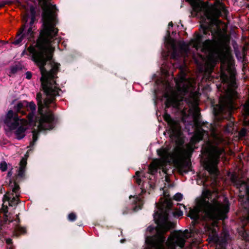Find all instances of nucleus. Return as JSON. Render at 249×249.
I'll return each mask as SVG.
<instances>
[{
    "label": "nucleus",
    "mask_w": 249,
    "mask_h": 249,
    "mask_svg": "<svg viewBox=\"0 0 249 249\" xmlns=\"http://www.w3.org/2000/svg\"><path fill=\"white\" fill-rule=\"evenodd\" d=\"M4 4H2L0 5V7H2V6H4Z\"/></svg>",
    "instance_id": "35"
},
{
    "label": "nucleus",
    "mask_w": 249,
    "mask_h": 249,
    "mask_svg": "<svg viewBox=\"0 0 249 249\" xmlns=\"http://www.w3.org/2000/svg\"><path fill=\"white\" fill-rule=\"evenodd\" d=\"M233 124L232 122L229 123L225 128V131L228 133H231L233 129Z\"/></svg>",
    "instance_id": "18"
},
{
    "label": "nucleus",
    "mask_w": 249,
    "mask_h": 249,
    "mask_svg": "<svg viewBox=\"0 0 249 249\" xmlns=\"http://www.w3.org/2000/svg\"><path fill=\"white\" fill-rule=\"evenodd\" d=\"M138 172H136V176H137V178H136V182L137 183L140 185L141 183V179L140 178H139V177H138Z\"/></svg>",
    "instance_id": "26"
},
{
    "label": "nucleus",
    "mask_w": 249,
    "mask_h": 249,
    "mask_svg": "<svg viewBox=\"0 0 249 249\" xmlns=\"http://www.w3.org/2000/svg\"><path fill=\"white\" fill-rule=\"evenodd\" d=\"M26 78L28 79H30L32 77V74L30 72H29V71L27 72L26 73Z\"/></svg>",
    "instance_id": "28"
},
{
    "label": "nucleus",
    "mask_w": 249,
    "mask_h": 249,
    "mask_svg": "<svg viewBox=\"0 0 249 249\" xmlns=\"http://www.w3.org/2000/svg\"><path fill=\"white\" fill-rule=\"evenodd\" d=\"M211 33L213 39L206 40L202 43V36L196 34L191 40L190 45L207 54L206 57L200 55V61L196 60L197 64L200 66L204 64V68H200L201 71L211 73L216 62L218 60L221 61L220 79L224 84H226L227 89L225 95L219 99V104L214 107V111L216 115L226 111L231 115L232 111L236 108L234 101L238 98V94L235 90L237 86L233 60L230 54L228 44L229 38L217 26L216 32L211 31Z\"/></svg>",
    "instance_id": "1"
},
{
    "label": "nucleus",
    "mask_w": 249,
    "mask_h": 249,
    "mask_svg": "<svg viewBox=\"0 0 249 249\" xmlns=\"http://www.w3.org/2000/svg\"><path fill=\"white\" fill-rule=\"evenodd\" d=\"M173 57H174V58L175 57V56L174 54H173Z\"/></svg>",
    "instance_id": "36"
},
{
    "label": "nucleus",
    "mask_w": 249,
    "mask_h": 249,
    "mask_svg": "<svg viewBox=\"0 0 249 249\" xmlns=\"http://www.w3.org/2000/svg\"><path fill=\"white\" fill-rule=\"evenodd\" d=\"M182 195L180 193H177L174 196V199L177 201H180L182 198Z\"/></svg>",
    "instance_id": "24"
},
{
    "label": "nucleus",
    "mask_w": 249,
    "mask_h": 249,
    "mask_svg": "<svg viewBox=\"0 0 249 249\" xmlns=\"http://www.w3.org/2000/svg\"><path fill=\"white\" fill-rule=\"evenodd\" d=\"M76 218V215L74 213H71L68 215V219L71 221H74Z\"/></svg>",
    "instance_id": "23"
},
{
    "label": "nucleus",
    "mask_w": 249,
    "mask_h": 249,
    "mask_svg": "<svg viewBox=\"0 0 249 249\" xmlns=\"http://www.w3.org/2000/svg\"><path fill=\"white\" fill-rule=\"evenodd\" d=\"M246 133V130L245 129H242L240 132V135L242 136H244Z\"/></svg>",
    "instance_id": "29"
},
{
    "label": "nucleus",
    "mask_w": 249,
    "mask_h": 249,
    "mask_svg": "<svg viewBox=\"0 0 249 249\" xmlns=\"http://www.w3.org/2000/svg\"><path fill=\"white\" fill-rule=\"evenodd\" d=\"M136 204H137V206H138L139 209H141L143 203L140 196H137L136 197Z\"/></svg>",
    "instance_id": "20"
},
{
    "label": "nucleus",
    "mask_w": 249,
    "mask_h": 249,
    "mask_svg": "<svg viewBox=\"0 0 249 249\" xmlns=\"http://www.w3.org/2000/svg\"><path fill=\"white\" fill-rule=\"evenodd\" d=\"M28 50L32 54L33 60L39 68L42 88L47 96L43 104L41 101V94L38 93L36 95L38 111L40 115L38 129L39 131L50 130L54 127V118L50 110H45L44 113L43 109L48 108L49 105L53 102L55 97L59 95V92L61 90L55 81L57 78L56 75L60 65L52 60L53 47L36 49L29 47Z\"/></svg>",
    "instance_id": "3"
},
{
    "label": "nucleus",
    "mask_w": 249,
    "mask_h": 249,
    "mask_svg": "<svg viewBox=\"0 0 249 249\" xmlns=\"http://www.w3.org/2000/svg\"><path fill=\"white\" fill-rule=\"evenodd\" d=\"M185 234L182 232L176 231L171 234L168 237L166 243L169 248H174L175 246L183 247L185 243Z\"/></svg>",
    "instance_id": "12"
},
{
    "label": "nucleus",
    "mask_w": 249,
    "mask_h": 249,
    "mask_svg": "<svg viewBox=\"0 0 249 249\" xmlns=\"http://www.w3.org/2000/svg\"><path fill=\"white\" fill-rule=\"evenodd\" d=\"M7 163L5 161L2 162L0 163V169L3 172L6 170L7 168Z\"/></svg>",
    "instance_id": "22"
},
{
    "label": "nucleus",
    "mask_w": 249,
    "mask_h": 249,
    "mask_svg": "<svg viewBox=\"0 0 249 249\" xmlns=\"http://www.w3.org/2000/svg\"><path fill=\"white\" fill-rule=\"evenodd\" d=\"M27 157L26 155L24 158H23L19 163V168L18 172V176L22 177L24 175L25 172V168L27 164Z\"/></svg>",
    "instance_id": "15"
},
{
    "label": "nucleus",
    "mask_w": 249,
    "mask_h": 249,
    "mask_svg": "<svg viewBox=\"0 0 249 249\" xmlns=\"http://www.w3.org/2000/svg\"><path fill=\"white\" fill-rule=\"evenodd\" d=\"M17 219L16 220V221L17 223H18L19 222V219L18 217V215H17Z\"/></svg>",
    "instance_id": "32"
},
{
    "label": "nucleus",
    "mask_w": 249,
    "mask_h": 249,
    "mask_svg": "<svg viewBox=\"0 0 249 249\" xmlns=\"http://www.w3.org/2000/svg\"><path fill=\"white\" fill-rule=\"evenodd\" d=\"M163 119L170 127L171 135L178 138L181 135V128L179 122L173 119L170 115L165 112L163 115Z\"/></svg>",
    "instance_id": "13"
},
{
    "label": "nucleus",
    "mask_w": 249,
    "mask_h": 249,
    "mask_svg": "<svg viewBox=\"0 0 249 249\" xmlns=\"http://www.w3.org/2000/svg\"><path fill=\"white\" fill-rule=\"evenodd\" d=\"M179 169L180 171H181V170H182V167H181V165H179Z\"/></svg>",
    "instance_id": "34"
},
{
    "label": "nucleus",
    "mask_w": 249,
    "mask_h": 249,
    "mask_svg": "<svg viewBox=\"0 0 249 249\" xmlns=\"http://www.w3.org/2000/svg\"><path fill=\"white\" fill-rule=\"evenodd\" d=\"M213 194L209 190L203 192L202 196L197 200L196 206L191 209L188 216L192 219H199L200 213H203L205 220H211V225H206V231L209 234L210 242H216L217 236L215 227H217V220L223 219L226 217V213L229 212V206L227 198L224 197H217L212 199Z\"/></svg>",
    "instance_id": "4"
},
{
    "label": "nucleus",
    "mask_w": 249,
    "mask_h": 249,
    "mask_svg": "<svg viewBox=\"0 0 249 249\" xmlns=\"http://www.w3.org/2000/svg\"><path fill=\"white\" fill-rule=\"evenodd\" d=\"M192 6L196 12L204 11L207 18L210 20L209 24L206 25L201 24L204 34L211 29L213 21L216 19L222 13L226 14L227 10L224 5L219 1H216L213 5H210L208 2H203L201 0H186Z\"/></svg>",
    "instance_id": "7"
},
{
    "label": "nucleus",
    "mask_w": 249,
    "mask_h": 249,
    "mask_svg": "<svg viewBox=\"0 0 249 249\" xmlns=\"http://www.w3.org/2000/svg\"><path fill=\"white\" fill-rule=\"evenodd\" d=\"M171 45H172V47L173 48V51L174 52H175V50H176V47H175V44L174 42H173Z\"/></svg>",
    "instance_id": "30"
},
{
    "label": "nucleus",
    "mask_w": 249,
    "mask_h": 249,
    "mask_svg": "<svg viewBox=\"0 0 249 249\" xmlns=\"http://www.w3.org/2000/svg\"><path fill=\"white\" fill-rule=\"evenodd\" d=\"M4 123L10 130H15L16 138L20 140L25 136L28 129V121L25 119H20L17 113L9 110L6 114Z\"/></svg>",
    "instance_id": "8"
},
{
    "label": "nucleus",
    "mask_w": 249,
    "mask_h": 249,
    "mask_svg": "<svg viewBox=\"0 0 249 249\" xmlns=\"http://www.w3.org/2000/svg\"><path fill=\"white\" fill-rule=\"evenodd\" d=\"M246 191H247V194L248 195V196H249V190L248 189V188H247L246 189Z\"/></svg>",
    "instance_id": "33"
},
{
    "label": "nucleus",
    "mask_w": 249,
    "mask_h": 249,
    "mask_svg": "<svg viewBox=\"0 0 249 249\" xmlns=\"http://www.w3.org/2000/svg\"><path fill=\"white\" fill-rule=\"evenodd\" d=\"M5 242L7 245H11L12 243V240L10 238H6L5 239Z\"/></svg>",
    "instance_id": "27"
},
{
    "label": "nucleus",
    "mask_w": 249,
    "mask_h": 249,
    "mask_svg": "<svg viewBox=\"0 0 249 249\" xmlns=\"http://www.w3.org/2000/svg\"><path fill=\"white\" fill-rule=\"evenodd\" d=\"M9 188L10 191L4 196L3 203L4 204L7 201L9 206H15L19 202V197L20 196L19 185L15 182H10Z\"/></svg>",
    "instance_id": "11"
},
{
    "label": "nucleus",
    "mask_w": 249,
    "mask_h": 249,
    "mask_svg": "<svg viewBox=\"0 0 249 249\" xmlns=\"http://www.w3.org/2000/svg\"><path fill=\"white\" fill-rule=\"evenodd\" d=\"M27 108L28 110L31 111V112L28 115V118L30 123H33L34 122L36 121V118H34V111H35L36 108V105L33 102L28 103V105L27 106H25Z\"/></svg>",
    "instance_id": "14"
},
{
    "label": "nucleus",
    "mask_w": 249,
    "mask_h": 249,
    "mask_svg": "<svg viewBox=\"0 0 249 249\" xmlns=\"http://www.w3.org/2000/svg\"><path fill=\"white\" fill-rule=\"evenodd\" d=\"M8 174V175H10L11 174L10 172H9Z\"/></svg>",
    "instance_id": "37"
},
{
    "label": "nucleus",
    "mask_w": 249,
    "mask_h": 249,
    "mask_svg": "<svg viewBox=\"0 0 249 249\" xmlns=\"http://www.w3.org/2000/svg\"><path fill=\"white\" fill-rule=\"evenodd\" d=\"M172 206V200L167 196H165L163 199L161 198L157 204V207L160 210L163 211L165 209V211L161 212L159 216L156 235L147 238L146 240L154 249H165L164 246L165 237L164 234L170 229L174 228V224L168 221V210Z\"/></svg>",
    "instance_id": "6"
},
{
    "label": "nucleus",
    "mask_w": 249,
    "mask_h": 249,
    "mask_svg": "<svg viewBox=\"0 0 249 249\" xmlns=\"http://www.w3.org/2000/svg\"><path fill=\"white\" fill-rule=\"evenodd\" d=\"M26 232L25 228L20 226L17 225L15 226L14 229L13 235L15 236H18L20 234H24Z\"/></svg>",
    "instance_id": "16"
},
{
    "label": "nucleus",
    "mask_w": 249,
    "mask_h": 249,
    "mask_svg": "<svg viewBox=\"0 0 249 249\" xmlns=\"http://www.w3.org/2000/svg\"><path fill=\"white\" fill-rule=\"evenodd\" d=\"M176 83L177 91L173 92L167 98L166 106L167 107L172 106L181 109L179 107L180 102L182 101L184 96L189 93V98L185 100L189 109H183L181 113L182 121L184 122L187 117L191 116L193 124L196 127L195 134L185 147L178 144L172 153L169 152L170 148L168 147L158 149L157 153L160 159L154 160L150 164L149 171L151 174L156 172L158 169H162V172L167 174V170L165 168L167 162L171 161H179L181 162L185 160L189 159L195 148V144L202 140L205 133V131L200 127L202 123L200 120V110L198 107L199 94L197 91H193L195 80L192 78H187L185 73L181 72L176 79Z\"/></svg>",
    "instance_id": "2"
},
{
    "label": "nucleus",
    "mask_w": 249,
    "mask_h": 249,
    "mask_svg": "<svg viewBox=\"0 0 249 249\" xmlns=\"http://www.w3.org/2000/svg\"><path fill=\"white\" fill-rule=\"evenodd\" d=\"M41 2L43 10V29L37 40L36 48L53 47L52 39L57 35L58 30L55 28L56 23L55 5L48 2V0H38Z\"/></svg>",
    "instance_id": "5"
},
{
    "label": "nucleus",
    "mask_w": 249,
    "mask_h": 249,
    "mask_svg": "<svg viewBox=\"0 0 249 249\" xmlns=\"http://www.w3.org/2000/svg\"><path fill=\"white\" fill-rule=\"evenodd\" d=\"M38 131L35 130L32 131L33 133V141L34 142H36L38 138Z\"/></svg>",
    "instance_id": "21"
},
{
    "label": "nucleus",
    "mask_w": 249,
    "mask_h": 249,
    "mask_svg": "<svg viewBox=\"0 0 249 249\" xmlns=\"http://www.w3.org/2000/svg\"><path fill=\"white\" fill-rule=\"evenodd\" d=\"M206 150L208 156L205 161L204 167L210 174L216 175L217 165L219 162V157L224 153V149L209 144Z\"/></svg>",
    "instance_id": "9"
},
{
    "label": "nucleus",
    "mask_w": 249,
    "mask_h": 249,
    "mask_svg": "<svg viewBox=\"0 0 249 249\" xmlns=\"http://www.w3.org/2000/svg\"><path fill=\"white\" fill-rule=\"evenodd\" d=\"M168 26H169V27H172L173 26V23L172 21L170 22L169 23Z\"/></svg>",
    "instance_id": "31"
},
{
    "label": "nucleus",
    "mask_w": 249,
    "mask_h": 249,
    "mask_svg": "<svg viewBox=\"0 0 249 249\" xmlns=\"http://www.w3.org/2000/svg\"><path fill=\"white\" fill-rule=\"evenodd\" d=\"M183 215V212L181 211L176 210L174 212V215L175 216L179 217Z\"/></svg>",
    "instance_id": "25"
},
{
    "label": "nucleus",
    "mask_w": 249,
    "mask_h": 249,
    "mask_svg": "<svg viewBox=\"0 0 249 249\" xmlns=\"http://www.w3.org/2000/svg\"><path fill=\"white\" fill-rule=\"evenodd\" d=\"M213 135L214 143H215L216 144H218L222 142L223 139L220 136L215 134L214 133H213Z\"/></svg>",
    "instance_id": "19"
},
{
    "label": "nucleus",
    "mask_w": 249,
    "mask_h": 249,
    "mask_svg": "<svg viewBox=\"0 0 249 249\" xmlns=\"http://www.w3.org/2000/svg\"><path fill=\"white\" fill-rule=\"evenodd\" d=\"M33 21H31L30 24H25L19 30L17 34L16 37L13 44L19 45L21 43H26L31 41L34 37L35 29L33 27Z\"/></svg>",
    "instance_id": "10"
},
{
    "label": "nucleus",
    "mask_w": 249,
    "mask_h": 249,
    "mask_svg": "<svg viewBox=\"0 0 249 249\" xmlns=\"http://www.w3.org/2000/svg\"><path fill=\"white\" fill-rule=\"evenodd\" d=\"M9 249H12L11 248V247H10V248H9Z\"/></svg>",
    "instance_id": "38"
},
{
    "label": "nucleus",
    "mask_w": 249,
    "mask_h": 249,
    "mask_svg": "<svg viewBox=\"0 0 249 249\" xmlns=\"http://www.w3.org/2000/svg\"><path fill=\"white\" fill-rule=\"evenodd\" d=\"M28 105V102L25 101L19 102L18 103L17 105L15 107V109L16 110L17 113L21 112L22 114H24L25 113L23 111H21V109L25 107V106H27Z\"/></svg>",
    "instance_id": "17"
}]
</instances>
